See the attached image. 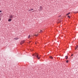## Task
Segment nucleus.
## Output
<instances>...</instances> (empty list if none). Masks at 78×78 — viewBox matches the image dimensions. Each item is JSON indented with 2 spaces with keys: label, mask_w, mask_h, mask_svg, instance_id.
I'll return each instance as SVG.
<instances>
[{
  "label": "nucleus",
  "mask_w": 78,
  "mask_h": 78,
  "mask_svg": "<svg viewBox=\"0 0 78 78\" xmlns=\"http://www.w3.org/2000/svg\"><path fill=\"white\" fill-rule=\"evenodd\" d=\"M78 48V46L77 45L76 47V48L75 49V50H76V49L77 48Z\"/></svg>",
  "instance_id": "1a4fd4ad"
},
{
  "label": "nucleus",
  "mask_w": 78,
  "mask_h": 78,
  "mask_svg": "<svg viewBox=\"0 0 78 78\" xmlns=\"http://www.w3.org/2000/svg\"><path fill=\"white\" fill-rule=\"evenodd\" d=\"M38 32H41V30H38Z\"/></svg>",
  "instance_id": "dca6fc26"
},
{
  "label": "nucleus",
  "mask_w": 78,
  "mask_h": 78,
  "mask_svg": "<svg viewBox=\"0 0 78 78\" xmlns=\"http://www.w3.org/2000/svg\"><path fill=\"white\" fill-rule=\"evenodd\" d=\"M66 62H67V63H68V62H69V60H67Z\"/></svg>",
  "instance_id": "4468645a"
},
{
  "label": "nucleus",
  "mask_w": 78,
  "mask_h": 78,
  "mask_svg": "<svg viewBox=\"0 0 78 78\" xmlns=\"http://www.w3.org/2000/svg\"><path fill=\"white\" fill-rule=\"evenodd\" d=\"M70 14V12H69L66 14L67 16H68V15H69Z\"/></svg>",
  "instance_id": "6e6552de"
},
{
  "label": "nucleus",
  "mask_w": 78,
  "mask_h": 78,
  "mask_svg": "<svg viewBox=\"0 0 78 78\" xmlns=\"http://www.w3.org/2000/svg\"><path fill=\"white\" fill-rule=\"evenodd\" d=\"M40 32H41V33H42V30H40Z\"/></svg>",
  "instance_id": "2eb2a0df"
},
{
  "label": "nucleus",
  "mask_w": 78,
  "mask_h": 78,
  "mask_svg": "<svg viewBox=\"0 0 78 78\" xmlns=\"http://www.w3.org/2000/svg\"><path fill=\"white\" fill-rule=\"evenodd\" d=\"M18 39L19 38H15V39H16V40Z\"/></svg>",
  "instance_id": "9d476101"
},
{
  "label": "nucleus",
  "mask_w": 78,
  "mask_h": 78,
  "mask_svg": "<svg viewBox=\"0 0 78 78\" xmlns=\"http://www.w3.org/2000/svg\"><path fill=\"white\" fill-rule=\"evenodd\" d=\"M40 9L41 11H42V6H41L40 7Z\"/></svg>",
  "instance_id": "39448f33"
},
{
  "label": "nucleus",
  "mask_w": 78,
  "mask_h": 78,
  "mask_svg": "<svg viewBox=\"0 0 78 78\" xmlns=\"http://www.w3.org/2000/svg\"><path fill=\"white\" fill-rule=\"evenodd\" d=\"M66 57L67 58V56H66Z\"/></svg>",
  "instance_id": "aec40b11"
},
{
  "label": "nucleus",
  "mask_w": 78,
  "mask_h": 78,
  "mask_svg": "<svg viewBox=\"0 0 78 78\" xmlns=\"http://www.w3.org/2000/svg\"><path fill=\"white\" fill-rule=\"evenodd\" d=\"M1 20V19L0 18V21Z\"/></svg>",
  "instance_id": "412c9836"
},
{
  "label": "nucleus",
  "mask_w": 78,
  "mask_h": 78,
  "mask_svg": "<svg viewBox=\"0 0 78 78\" xmlns=\"http://www.w3.org/2000/svg\"><path fill=\"white\" fill-rule=\"evenodd\" d=\"M66 59H68V57H67L66 58Z\"/></svg>",
  "instance_id": "f3484780"
},
{
  "label": "nucleus",
  "mask_w": 78,
  "mask_h": 78,
  "mask_svg": "<svg viewBox=\"0 0 78 78\" xmlns=\"http://www.w3.org/2000/svg\"><path fill=\"white\" fill-rule=\"evenodd\" d=\"M49 58H50L51 59H53V57L51 56H50L49 57Z\"/></svg>",
  "instance_id": "0eeeda50"
},
{
  "label": "nucleus",
  "mask_w": 78,
  "mask_h": 78,
  "mask_svg": "<svg viewBox=\"0 0 78 78\" xmlns=\"http://www.w3.org/2000/svg\"><path fill=\"white\" fill-rule=\"evenodd\" d=\"M2 12V11L0 10V12Z\"/></svg>",
  "instance_id": "a211bd4d"
},
{
  "label": "nucleus",
  "mask_w": 78,
  "mask_h": 78,
  "mask_svg": "<svg viewBox=\"0 0 78 78\" xmlns=\"http://www.w3.org/2000/svg\"><path fill=\"white\" fill-rule=\"evenodd\" d=\"M34 55L35 56H36L37 58L38 59H40V57L39 56V55L37 54V53H35L34 54Z\"/></svg>",
  "instance_id": "f257e3e1"
},
{
  "label": "nucleus",
  "mask_w": 78,
  "mask_h": 78,
  "mask_svg": "<svg viewBox=\"0 0 78 78\" xmlns=\"http://www.w3.org/2000/svg\"><path fill=\"white\" fill-rule=\"evenodd\" d=\"M68 18H70V16H68Z\"/></svg>",
  "instance_id": "9b49d317"
},
{
  "label": "nucleus",
  "mask_w": 78,
  "mask_h": 78,
  "mask_svg": "<svg viewBox=\"0 0 78 78\" xmlns=\"http://www.w3.org/2000/svg\"><path fill=\"white\" fill-rule=\"evenodd\" d=\"M24 43V41H23L21 42L20 43V44L22 45V44H23Z\"/></svg>",
  "instance_id": "f03ea898"
},
{
  "label": "nucleus",
  "mask_w": 78,
  "mask_h": 78,
  "mask_svg": "<svg viewBox=\"0 0 78 78\" xmlns=\"http://www.w3.org/2000/svg\"><path fill=\"white\" fill-rule=\"evenodd\" d=\"M11 20H11V19H9V20H8V21L9 22H11Z\"/></svg>",
  "instance_id": "423d86ee"
},
{
  "label": "nucleus",
  "mask_w": 78,
  "mask_h": 78,
  "mask_svg": "<svg viewBox=\"0 0 78 78\" xmlns=\"http://www.w3.org/2000/svg\"><path fill=\"white\" fill-rule=\"evenodd\" d=\"M33 9H31L29 10L28 11L29 12V11H33Z\"/></svg>",
  "instance_id": "7ed1b4c3"
},
{
  "label": "nucleus",
  "mask_w": 78,
  "mask_h": 78,
  "mask_svg": "<svg viewBox=\"0 0 78 78\" xmlns=\"http://www.w3.org/2000/svg\"><path fill=\"white\" fill-rule=\"evenodd\" d=\"M34 36H38V35L37 34L34 35Z\"/></svg>",
  "instance_id": "f8f14e48"
},
{
  "label": "nucleus",
  "mask_w": 78,
  "mask_h": 78,
  "mask_svg": "<svg viewBox=\"0 0 78 78\" xmlns=\"http://www.w3.org/2000/svg\"><path fill=\"white\" fill-rule=\"evenodd\" d=\"M30 35H29L28 36V38H30Z\"/></svg>",
  "instance_id": "ddd939ff"
},
{
  "label": "nucleus",
  "mask_w": 78,
  "mask_h": 78,
  "mask_svg": "<svg viewBox=\"0 0 78 78\" xmlns=\"http://www.w3.org/2000/svg\"><path fill=\"white\" fill-rule=\"evenodd\" d=\"M9 18L10 19H12V15H10L9 16Z\"/></svg>",
  "instance_id": "20e7f679"
},
{
  "label": "nucleus",
  "mask_w": 78,
  "mask_h": 78,
  "mask_svg": "<svg viewBox=\"0 0 78 78\" xmlns=\"http://www.w3.org/2000/svg\"><path fill=\"white\" fill-rule=\"evenodd\" d=\"M73 56V54L71 55V56Z\"/></svg>",
  "instance_id": "6ab92c4d"
}]
</instances>
